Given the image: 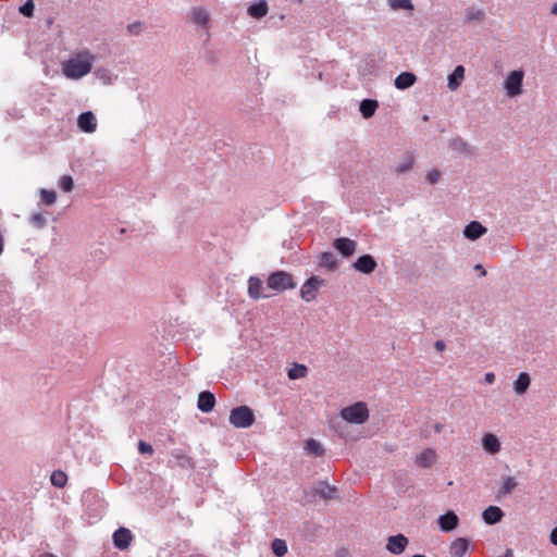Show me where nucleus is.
<instances>
[{
	"mask_svg": "<svg viewBox=\"0 0 557 557\" xmlns=\"http://www.w3.org/2000/svg\"><path fill=\"white\" fill-rule=\"evenodd\" d=\"M531 384V377L527 372H520L518 377L513 381V391L517 395L527 393Z\"/></svg>",
	"mask_w": 557,
	"mask_h": 557,
	"instance_id": "obj_23",
	"label": "nucleus"
},
{
	"mask_svg": "<svg viewBox=\"0 0 557 557\" xmlns=\"http://www.w3.org/2000/svg\"><path fill=\"white\" fill-rule=\"evenodd\" d=\"M138 451L141 455H152L153 448H152L151 444H149V443H147L145 441H139V443H138Z\"/></svg>",
	"mask_w": 557,
	"mask_h": 557,
	"instance_id": "obj_45",
	"label": "nucleus"
},
{
	"mask_svg": "<svg viewBox=\"0 0 557 557\" xmlns=\"http://www.w3.org/2000/svg\"><path fill=\"white\" fill-rule=\"evenodd\" d=\"M172 457L175 459L177 466L182 468H191L193 460L190 457L185 455L182 450L175 449L172 451Z\"/></svg>",
	"mask_w": 557,
	"mask_h": 557,
	"instance_id": "obj_33",
	"label": "nucleus"
},
{
	"mask_svg": "<svg viewBox=\"0 0 557 557\" xmlns=\"http://www.w3.org/2000/svg\"><path fill=\"white\" fill-rule=\"evenodd\" d=\"M221 545L227 550L238 549L240 546V534H235L231 529H225L221 533Z\"/></svg>",
	"mask_w": 557,
	"mask_h": 557,
	"instance_id": "obj_14",
	"label": "nucleus"
},
{
	"mask_svg": "<svg viewBox=\"0 0 557 557\" xmlns=\"http://www.w3.org/2000/svg\"><path fill=\"white\" fill-rule=\"evenodd\" d=\"M474 271L479 272V276L483 277L486 275V270L483 268L482 264L478 263L474 265Z\"/></svg>",
	"mask_w": 557,
	"mask_h": 557,
	"instance_id": "obj_52",
	"label": "nucleus"
},
{
	"mask_svg": "<svg viewBox=\"0 0 557 557\" xmlns=\"http://www.w3.org/2000/svg\"><path fill=\"white\" fill-rule=\"evenodd\" d=\"M77 127L87 134H91L97 128V120L91 111L82 112L77 116Z\"/></svg>",
	"mask_w": 557,
	"mask_h": 557,
	"instance_id": "obj_10",
	"label": "nucleus"
},
{
	"mask_svg": "<svg viewBox=\"0 0 557 557\" xmlns=\"http://www.w3.org/2000/svg\"><path fill=\"white\" fill-rule=\"evenodd\" d=\"M392 10L413 11L414 7L411 0H386Z\"/></svg>",
	"mask_w": 557,
	"mask_h": 557,
	"instance_id": "obj_35",
	"label": "nucleus"
},
{
	"mask_svg": "<svg viewBox=\"0 0 557 557\" xmlns=\"http://www.w3.org/2000/svg\"><path fill=\"white\" fill-rule=\"evenodd\" d=\"M215 395L210 391H202L198 395L197 408L205 413H209L214 409Z\"/></svg>",
	"mask_w": 557,
	"mask_h": 557,
	"instance_id": "obj_12",
	"label": "nucleus"
},
{
	"mask_svg": "<svg viewBox=\"0 0 557 557\" xmlns=\"http://www.w3.org/2000/svg\"><path fill=\"white\" fill-rule=\"evenodd\" d=\"M307 373L308 369L305 364L295 363L294 367L288 370L287 376L289 380H298L305 377Z\"/></svg>",
	"mask_w": 557,
	"mask_h": 557,
	"instance_id": "obj_34",
	"label": "nucleus"
},
{
	"mask_svg": "<svg viewBox=\"0 0 557 557\" xmlns=\"http://www.w3.org/2000/svg\"><path fill=\"white\" fill-rule=\"evenodd\" d=\"M230 423L237 429L244 428V405H239L232 409Z\"/></svg>",
	"mask_w": 557,
	"mask_h": 557,
	"instance_id": "obj_31",
	"label": "nucleus"
},
{
	"mask_svg": "<svg viewBox=\"0 0 557 557\" xmlns=\"http://www.w3.org/2000/svg\"><path fill=\"white\" fill-rule=\"evenodd\" d=\"M435 451L431 448L424 449L420 455L417 456V463L423 468L430 467L435 461Z\"/></svg>",
	"mask_w": 557,
	"mask_h": 557,
	"instance_id": "obj_32",
	"label": "nucleus"
},
{
	"mask_svg": "<svg viewBox=\"0 0 557 557\" xmlns=\"http://www.w3.org/2000/svg\"><path fill=\"white\" fill-rule=\"evenodd\" d=\"M504 511L497 506H488L483 512L482 518L488 525L496 524L502 521Z\"/></svg>",
	"mask_w": 557,
	"mask_h": 557,
	"instance_id": "obj_17",
	"label": "nucleus"
},
{
	"mask_svg": "<svg viewBox=\"0 0 557 557\" xmlns=\"http://www.w3.org/2000/svg\"><path fill=\"white\" fill-rule=\"evenodd\" d=\"M187 557H205V556H202V555H189Z\"/></svg>",
	"mask_w": 557,
	"mask_h": 557,
	"instance_id": "obj_56",
	"label": "nucleus"
},
{
	"mask_svg": "<svg viewBox=\"0 0 557 557\" xmlns=\"http://www.w3.org/2000/svg\"><path fill=\"white\" fill-rule=\"evenodd\" d=\"M314 496H319L324 500L337 498V488L334 485L327 484L325 481L317 482L311 490Z\"/></svg>",
	"mask_w": 557,
	"mask_h": 557,
	"instance_id": "obj_7",
	"label": "nucleus"
},
{
	"mask_svg": "<svg viewBox=\"0 0 557 557\" xmlns=\"http://www.w3.org/2000/svg\"><path fill=\"white\" fill-rule=\"evenodd\" d=\"M377 107L379 102L375 99L367 98L360 102L359 110L363 119H370L374 115Z\"/></svg>",
	"mask_w": 557,
	"mask_h": 557,
	"instance_id": "obj_27",
	"label": "nucleus"
},
{
	"mask_svg": "<svg viewBox=\"0 0 557 557\" xmlns=\"http://www.w3.org/2000/svg\"><path fill=\"white\" fill-rule=\"evenodd\" d=\"M499 557H515V556H513V552L510 548H508V549H506L505 554Z\"/></svg>",
	"mask_w": 557,
	"mask_h": 557,
	"instance_id": "obj_54",
	"label": "nucleus"
},
{
	"mask_svg": "<svg viewBox=\"0 0 557 557\" xmlns=\"http://www.w3.org/2000/svg\"><path fill=\"white\" fill-rule=\"evenodd\" d=\"M408 543V539L401 533L391 535L387 539L386 549L393 555H399L405 552Z\"/></svg>",
	"mask_w": 557,
	"mask_h": 557,
	"instance_id": "obj_8",
	"label": "nucleus"
},
{
	"mask_svg": "<svg viewBox=\"0 0 557 557\" xmlns=\"http://www.w3.org/2000/svg\"><path fill=\"white\" fill-rule=\"evenodd\" d=\"M482 446L486 453L495 455L500 449V442L496 435L487 433L482 438Z\"/></svg>",
	"mask_w": 557,
	"mask_h": 557,
	"instance_id": "obj_20",
	"label": "nucleus"
},
{
	"mask_svg": "<svg viewBox=\"0 0 557 557\" xmlns=\"http://www.w3.org/2000/svg\"><path fill=\"white\" fill-rule=\"evenodd\" d=\"M319 265L330 271H334L338 268V261L333 252L324 251L319 256Z\"/></svg>",
	"mask_w": 557,
	"mask_h": 557,
	"instance_id": "obj_26",
	"label": "nucleus"
},
{
	"mask_svg": "<svg viewBox=\"0 0 557 557\" xmlns=\"http://www.w3.org/2000/svg\"><path fill=\"white\" fill-rule=\"evenodd\" d=\"M95 76L100 79L103 84H110L112 79V74L109 70L104 67H99L94 72Z\"/></svg>",
	"mask_w": 557,
	"mask_h": 557,
	"instance_id": "obj_43",
	"label": "nucleus"
},
{
	"mask_svg": "<svg viewBox=\"0 0 557 557\" xmlns=\"http://www.w3.org/2000/svg\"><path fill=\"white\" fill-rule=\"evenodd\" d=\"M433 429L436 433H441L444 430V425L442 423H435Z\"/></svg>",
	"mask_w": 557,
	"mask_h": 557,
	"instance_id": "obj_53",
	"label": "nucleus"
},
{
	"mask_svg": "<svg viewBox=\"0 0 557 557\" xmlns=\"http://www.w3.org/2000/svg\"><path fill=\"white\" fill-rule=\"evenodd\" d=\"M304 449L308 455H312L314 457H321L325 451L322 444L314 438L307 440L305 442Z\"/></svg>",
	"mask_w": 557,
	"mask_h": 557,
	"instance_id": "obj_28",
	"label": "nucleus"
},
{
	"mask_svg": "<svg viewBox=\"0 0 557 557\" xmlns=\"http://www.w3.org/2000/svg\"><path fill=\"white\" fill-rule=\"evenodd\" d=\"M417 82V76L412 72H401L394 81V85L399 90L410 88Z\"/></svg>",
	"mask_w": 557,
	"mask_h": 557,
	"instance_id": "obj_19",
	"label": "nucleus"
},
{
	"mask_svg": "<svg viewBox=\"0 0 557 557\" xmlns=\"http://www.w3.org/2000/svg\"><path fill=\"white\" fill-rule=\"evenodd\" d=\"M324 284L325 281L323 278L314 275L309 277L300 288V297L307 302L314 300L319 288Z\"/></svg>",
	"mask_w": 557,
	"mask_h": 557,
	"instance_id": "obj_5",
	"label": "nucleus"
},
{
	"mask_svg": "<svg viewBox=\"0 0 557 557\" xmlns=\"http://www.w3.org/2000/svg\"><path fill=\"white\" fill-rule=\"evenodd\" d=\"M255 422L253 411L246 406V429L251 426Z\"/></svg>",
	"mask_w": 557,
	"mask_h": 557,
	"instance_id": "obj_48",
	"label": "nucleus"
},
{
	"mask_svg": "<svg viewBox=\"0 0 557 557\" xmlns=\"http://www.w3.org/2000/svg\"><path fill=\"white\" fill-rule=\"evenodd\" d=\"M322 530L320 524L307 522L304 524V533L306 537L315 536Z\"/></svg>",
	"mask_w": 557,
	"mask_h": 557,
	"instance_id": "obj_42",
	"label": "nucleus"
},
{
	"mask_svg": "<svg viewBox=\"0 0 557 557\" xmlns=\"http://www.w3.org/2000/svg\"><path fill=\"white\" fill-rule=\"evenodd\" d=\"M339 416L349 423L362 424L369 419V409L362 401H358L351 406L341 410Z\"/></svg>",
	"mask_w": 557,
	"mask_h": 557,
	"instance_id": "obj_3",
	"label": "nucleus"
},
{
	"mask_svg": "<svg viewBox=\"0 0 557 557\" xmlns=\"http://www.w3.org/2000/svg\"><path fill=\"white\" fill-rule=\"evenodd\" d=\"M268 10V2L265 0H259L258 2L250 4L246 12L251 17L261 18L267 15Z\"/></svg>",
	"mask_w": 557,
	"mask_h": 557,
	"instance_id": "obj_24",
	"label": "nucleus"
},
{
	"mask_svg": "<svg viewBox=\"0 0 557 557\" xmlns=\"http://www.w3.org/2000/svg\"><path fill=\"white\" fill-rule=\"evenodd\" d=\"M487 232V228L478 221H471L463 228V236L470 240H476Z\"/></svg>",
	"mask_w": 557,
	"mask_h": 557,
	"instance_id": "obj_15",
	"label": "nucleus"
},
{
	"mask_svg": "<svg viewBox=\"0 0 557 557\" xmlns=\"http://www.w3.org/2000/svg\"><path fill=\"white\" fill-rule=\"evenodd\" d=\"M377 267V263L371 255H362L360 256L354 263V268L361 273L370 274Z\"/></svg>",
	"mask_w": 557,
	"mask_h": 557,
	"instance_id": "obj_13",
	"label": "nucleus"
},
{
	"mask_svg": "<svg viewBox=\"0 0 557 557\" xmlns=\"http://www.w3.org/2000/svg\"><path fill=\"white\" fill-rule=\"evenodd\" d=\"M449 148L460 154L470 156L473 148L461 137H455L449 140Z\"/></svg>",
	"mask_w": 557,
	"mask_h": 557,
	"instance_id": "obj_22",
	"label": "nucleus"
},
{
	"mask_svg": "<svg viewBox=\"0 0 557 557\" xmlns=\"http://www.w3.org/2000/svg\"><path fill=\"white\" fill-rule=\"evenodd\" d=\"M271 549L277 557H283L288 550L286 542L281 539H275L272 541Z\"/></svg>",
	"mask_w": 557,
	"mask_h": 557,
	"instance_id": "obj_37",
	"label": "nucleus"
},
{
	"mask_svg": "<svg viewBox=\"0 0 557 557\" xmlns=\"http://www.w3.org/2000/svg\"><path fill=\"white\" fill-rule=\"evenodd\" d=\"M484 381L487 384H493L495 382V374L493 372L485 373Z\"/></svg>",
	"mask_w": 557,
	"mask_h": 557,
	"instance_id": "obj_51",
	"label": "nucleus"
},
{
	"mask_svg": "<svg viewBox=\"0 0 557 557\" xmlns=\"http://www.w3.org/2000/svg\"><path fill=\"white\" fill-rule=\"evenodd\" d=\"M51 483L57 487H63L66 483V475L62 471H54L51 474Z\"/></svg>",
	"mask_w": 557,
	"mask_h": 557,
	"instance_id": "obj_44",
	"label": "nucleus"
},
{
	"mask_svg": "<svg viewBox=\"0 0 557 557\" xmlns=\"http://www.w3.org/2000/svg\"><path fill=\"white\" fill-rule=\"evenodd\" d=\"M296 286L297 283L295 282L293 275L282 270L272 272L267 280V287L276 293L294 289Z\"/></svg>",
	"mask_w": 557,
	"mask_h": 557,
	"instance_id": "obj_2",
	"label": "nucleus"
},
{
	"mask_svg": "<svg viewBox=\"0 0 557 557\" xmlns=\"http://www.w3.org/2000/svg\"><path fill=\"white\" fill-rule=\"evenodd\" d=\"M59 187L65 193L72 191L74 188L73 177L71 175L61 176L59 180Z\"/></svg>",
	"mask_w": 557,
	"mask_h": 557,
	"instance_id": "obj_40",
	"label": "nucleus"
},
{
	"mask_svg": "<svg viewBox=\"0 0 557 557\" xmlns=\"http://www.w3.org/2000/svg\"><path fill=\"white\" fill-rule=\"evenodd\" d=\"M437 524L442 532L448 533L458 527L459 518L453 510H448L437 518Z\"/></svg>",
	"mask_w": 557,
	"mask_h": 557,
	"instance_id": "obj_9",
	"label": "nucleus"
},
{
	"mask_svg": "<svg viewBox=\"0 0 557 557\" xmlns=\"http://www.w3.org/2000/svg\"><path fill=\"white\" fill-rule=\"evenodd\" d=\"M132 540L133 534L131 530L124 527H120L119 529H116L112 535L113 544L120 550L127 549Z\"/></svg>",
	"mask_w": 557,
	"mask_h": 557,
	"instance_id": "obj_6",
	"label": "nucleus"
},
{
	"mask_svg": "<svg viewBox=\"0 0 557 557\" xmlns=\"http://www.w3.org/2000/svg\"><path fill=\"white\" fill-rule=\"evenodd\" d=\"M263 282L257 276H250L248 280V294L253 299L269 298L267 294H262Z\"/></svg>",
	"mask_w": 557,
	"mask_h": 557,
	"instance_id": "obj_18",
	"label": "nucleus"
},
{
	"mask_svg": "<svg viewBox=\"0 0 557 557\" xmlns=\"http://www.w3.org/2000/svg\"><path fill=\"white\" fill-rule=\"evenodd\" d=\"M29 223L35 228L41 230L47 225V219L45 218V215L42 213L37 212V213H33L29 216Z\"/></svg>",
	"mask_w": 557,
	"mask_h": 557,
	"instance_id": "obj_39",
	"label": "nucleus"
},
{
	"mask_svg": "<svg viewBox=\"0 0 557 557\" xmlns=\"http://www.w3.org/2000/svg\"><path fill=\"white\" fill-rule=\"evenodd\" d=\"M486 16V13L483 9L476 7H469L465 12V21L466 22H482Z\"/></svg>",
	"mask_w": 557,
	"mask_h": 557,
	"instance_id": "obj_29",
	"label": "nucleus"
},
{
	"mask_svg": "<svg viewBox=\"0 0 557 557\" xmlns=\"http://www.w3.org/2000/svg\"><path fill=\"white\" fill-rule=\"evenodd\" d=\"M469 548V541L466 537L456 539L449 546V554L453 557H463Z\"/></svg>",
	"mask_w": 557,
	"mask_h": 557,
	"instance_id": "obj_21",
	"label": "nucleus"
},
{
	"mask_svg": "<svg viewBox=\"0 0 557 557\" xmlns=\"http://www.w3.org/2000/svg\"><path fill=\"white\" fill-rule=\"evenodd\" d=\"M191 21L203 29L209 28L210 14L202 7H195L191 10Z\"/></svg>",
	"mask_w": 557,
	"mask_h": 557,
	"instance_id": "obj_16",
	"label": "nucleus"
},
{
	"mask_svg": "<svg viewBox=\"0 0 557 557\" xmlns=\"http://www.w3.org/2000/svg\"><path fill=\"white\" fill-rule=\"evenodd\" d=\"M550 12H552V14L557 15V2L553 5V8H552V11H550Z\"/></svg>",
	"mask_w": 557,
	"mask_h": 557,
	"instance_id": "obj_55",
	"label": "nucleus"
},
{
	"mask_svg": "<svg viewBox=\"0 0 557 557\" xmlns=\"http://www.w3.org/2000/svg\"><path fill=\"white\" fill-rule=\"evenodd\" d=\"M465 77V67L462 65H457L454 72L448 76V88L450 90H456L460 87Z\"/></svg>",
	"mask_w": 557,
	"mask_h": 557,
	"instance_id": "obj_25",
	"label": "nucleus"
},
{
	"mask_svg": "<svg viewBox=\"0 0 557 557\" xmlns=\"http://www.w3.org/2000/svg\"><path fill=\"white\" fill-rule=\"evenodd\" d=\"M127 30L131 35H139L141 30V23L140 22H134L127 26Z\"/></svg>",
	"mask_w": 557,
	"mask_h": 557,
	"instance_id": "obj_47",
	"label": "nucleus"
},
{
	"mask_svg": "<svg viewBox=\"0 0 557 557\" xmlns=\"http://www.w3.org/2000/svg\"><path fill=\"white\" fill-rule=\"evenodd\" d=\"M434 348H435L437 351L442 352V351H444V350H445L446 345H445V343H444L443 341L438 339V341H436V342L434 343Z\"/></svg>",
	"mask_w": 557,
	"mask_h": 557,
	"instance_id": "obj_50",
	"label": "nucleus"
},
{
	"mask_svg": "<svg viewBox=\"0 0 557 557\" xmlns=\"http://www.w3.org/2000/svg\"><path fill=\"white\" fill-rule=\"evenodd\" d=\"M20 13L25 17H32L35 11L34 0H26L18 9Z\"/></svg>",
	"mask_w": 557,
	"mask_h": 557,
	"instance_id": "obj_41",
	"label": "nucleus"
},
{
	"mask_svg": "<svg viewBox=\"0 0 557 557\" xmlns=\"http://www.w3.org/2000/svg\"><path fill=\"white\" fill-rule=\"evenodd\" d=\"M524 78V71L513 70L511 71L503 83V87L506 91V95L510 98H516L523 92L522 83Z\"/></svg>",
	"mask_w": 557,
	"mask_h": 557,
	"instance_id": "obj_4",
	"label": "nucleus"
},
{
	"mask_svg": "<svg viewBox=\"0 0 557 557\" xmlns=\"http://www.w3.org/2000/svg\"><path fill=\"white\" fill-rule=\"evenodd\" d=\"M549 542L557 546V527H555L552 531H550V534H549Z\"/></svg>",
	"mask_w": 557,
	"mask_h": 557,
	"instance_id": "obj_49",
	"label": "nucleus"
},
{
	"mask_svg": "<svg viewBox=\"0 0 557 557\" xmlns=\"http://www.w3.org/2000/svg\"><path fill=\"white\" fill-rule=\"evenodd\" d=\"M95 57L89 51H83L62 63V72L66 78L79 79L90 73Z\"/></svg>",
	"mask_w": 557,
	"mask_h": 557,
	"instance_id": "obj_1",
	"label": "nucleus"
},
{
	"mask_svg": "<svg viewBox=\"0 0 557 557\" xmlns=\"http://www.w3.org/2000/svg\"><path fill=\"white\" fill-rule=\"evenodd\" d=\"M414 163V156L412 152H405L403 160L396 165L395 171L397 173H407L409 172Z\"/></svg>",
	"mask_w": 557,
	"mask_h": 557,
	"instance_id": "obj_30",
	"label": "nucleus"
},
{
	"mask_svg": "<svg viewBox=\"0 0 557 557\" xmlns=\"http://www.w3.org/2000/svg\"><path fill=\"white\" fill-rule=\"evenodd\" d=\"M440 177H441V172L437 170H432L426 173L425 180L431 185H434L438 182Z\"/></svg>",
	"mask_w": 557,
	"mask_h": 557,
	"instance_id": "obj_46",
	"label": "nucleus"
},
{
	"mask_svg": "<svg viewBox=\"0 0 557 557\" xmlns=\"http://www.w3.org/2000/svg\"><path fill=\"white\" fill-rule=\"evenodd\" d=\"M39 194H40L41 201L46 206H52L57 200V193L52 189L41 188Z\"/></svg>",
	"mask_w": 557,
	"mask_h": 557,
	"instance_id": "obj_38",
	"label": "nucleus"
},
{
	"mask_svg": "<svg viewBox=\"0 0 557 557\" xmlns=\"http://www.w3.org/2000/svg\"><path fill=\"white\" fill-rule=\"evenodd\" d=\"M333 246L343 257L348 258L355 253L357 243L348 237H339L334 240Z\"/></svg>",
	"mask_w": 557,
	"mask_h": 557,
	"instance_id": "obj_11",
	"label": "nucleus"
},
{
	"mask_svg": "<svg viewBox=\"0 0 557 557\" xmlns=\"http://www.w3.org/2000/svg\"><path fill=\"white\" fill-rule=\"evenodd\" d=\"M517 484L513 476H507L498 490V496L510 494L516 488Z\"/></svg>",
	"mask_w": 557,
	"mask_h": 557,
	"instance_id": "obj_36",
	"label": "nucleus"
}]
</instances>
